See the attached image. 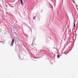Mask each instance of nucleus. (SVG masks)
Wrapping results in <instances>:
<instances>
[{
  "instance_id": "nucleus-1",
  "label": "nucleus",
  "mask_w": 78,
  "mask_h": 78,
  "mask_svg": "<svg viewBox=\"0 0 78 78\" xmlns=\"http://www.w3.org/2000/svg\"><path fill=\"white\" fill-rule=\"evenodd\" d=\"M14 38L12 39V41L11 43V46H12L13 45V44H14Z\"/></svg>"
},
{
  "instance_id": "nucleus-2",
  "label": "nucleus",
  "mask_w": 78,
  "mask_h": 78,
  "mask_svg": "<svg viewBox=\"0 0 78 78\" xmlns=\"http://www.w3.org/2000/svg\"><path fill=\"white\" fill-rule=\"evenodd\" d=\"M20 1L21 2V5H22V4H23V1L22 0H20Z\"/></svg>"
},
{
  "instance_id": "nucleus-3",
  "label": "nucleus",
  "mask_w": 78,
  "mask_h": 78,
  "mask_svg": "<svg viewBox=\"0 0 78 78\" xmlns=\"http://www.w3.org/2000/svg\"><path fill=\"white\" fill-rule=\"evenodd\" d=\"M74 28L75 27V23H74V26H73Z\"/></svg>"
},
{
  "instance_id": "nucleus-4",
  "label": "nucleus",
  "mask_w": 78,
  "mask_h": 78,
  "mask_svg": "<svg viewBox=\"0 0 78 78\" xmlns=\"http://www.w3.org/2000/svg\"><path fill=\"white\" fill-rule=\"evenodd\" d=\"M73 1V3H74V4H75V1L73 0H71Z\"/></svg>"
},
{
  "instance_id": "nucleus-5",
  "label": "nucleus",
  "mask_w": 78,
  "mask_h": 78,
  "mask_svg": "<svg viewBox=\"0 0 78 78\" xmlns=\"http://www.w3.org/2000/svg\"><path fill=\"white\" fill-rule=\"evenodd\" d=\"M13 29H16V27H15V26L13 27Z\"/></svg>"
},
{
  "instance_id": "nucleus-6",
  "label": "nucleus",
  "mask_w": 78,
  "mask_h": 78,
  "mask_svg": "<svg viewBox=\"0 0 78 78\" xmlns=\"http://www.w3.org/2000/svg\"><path fill=\"white\" fill-rule=\"evenodd\" d=\"M57 57L58 58H59V55H58Z\"/></svg>"
},
{
  "instance_id": "nucleus-7",
  "label": "nucleus",
  "mask_w": 78,
  "mask_h": 78,
  "mask_svg": "<svg viewBox=\"0 0 78 78\" xmlns=\"http://www.w3.org/2000/svg\"><path fill=\"white\" fill-rule=\"evenodd\" d=\"M36 17V16H35L34 17V19H35V18Z\"/></svg>"
},
{
  "instance_id": "nucleus-8",
  "label": "nucleus",
  "mask_w": 78,
  "mask_h": 78,
  "mask_svg": "<svg viewBox=\"0 0 78 78\" xmlns=\"http://www.w3.org/2000/svg\"><path fill=\"white\" fill-rule=\"evenodd\" d=\"M78 8V5H76V8Z\"/></svg>"
},
{
  "instance_id": "nucleus-9",
  "label": "nucleus",
  "mask_w": 78,
  "mask_h": 78,
  "mask_svg": "<svg viewBox=\"0 0 78 78\" xmlns=\"http://www.w3.org/2000/svg\"><path fill=\"white\" fill-rule=\"evenodd\" d=\"M19 57L20 58V56H19Z\"/></svg>"
},
{
  "instance_id": "nucleus-10",
  "label": "nucleus",
  "mask_w": 78,
  "mask_h": 78,
  "mask_svg": "<svg viewBox=\"0 0 78 78\" xmlns=\"http://www.w3.org/2000/svg\"><path fill=\"white\" fill-rule=\"evenodd\" d=\"M5 34H6V33H5Z\"/></svg>"
},
{
  "instance_id": "nucleus-11",
  "label": "nucleus",
  "mask_w": 78,
  "mask_h": 78,
  "mask_svg": "<svg viewBox=\"0 0 78 78\" xmlns=\"http://www.w3.org/2000/svg\"><path fill=\"white\" fill-rule=\"evenodd\" d=\"M1 41H0V42H1Z\"/></svg>"
}]
</instances>
